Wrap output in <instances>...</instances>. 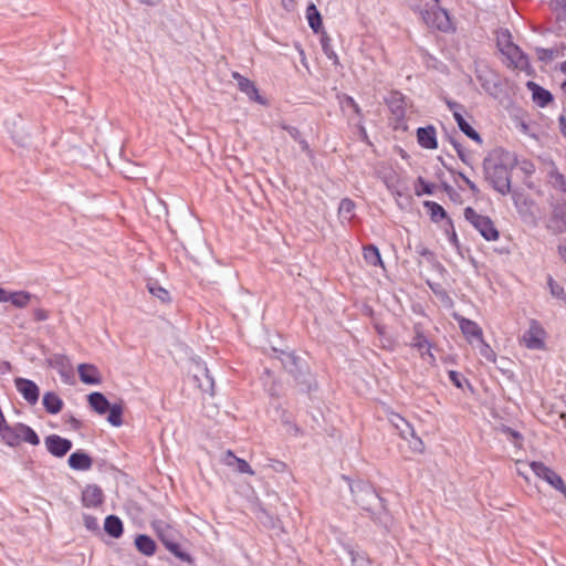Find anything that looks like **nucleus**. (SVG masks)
Returning a JSON list of instances; mask_svg holds the SVG:
<instances>
[{
  "label": "nucleus",
  "mask_w": 566,
  "mask_h": 566,
  "mask_svg": "<svg viewBox=\"0 0 566 566\" xmlns=\"http://www.w3.org/2000/svg\"><path fill=\"white\" fill-rule=\"evenodd\" d=\"M517 165V158L513 153L502 148L493 149L483 161L486 180L500 193L511 191V172Z\"/></svg>",
  "instance_id": "1"
},
{
  "label": "nucleus",
  "mask_w": 566,
  "mask_h": 566,
  "mask_svg": "<svg viewBox=\"0 0 566 566\" xmlns=\"http://www.w3.org/2000/svg\"><path fill=\"white\" fill-rule=\"evenodd\" d=\"M0 440L9 447H18L22 442L31 446H38L40 443L39 436L35 431L24 423L7 424V427L2 429Z\"/></svg>",
  "instance_id": "2"
},
{
  "label": "nucleus",
  "mask_w": 566,
  "mask_h": 566,
  "mask_svg": "<svg viewBox=\"0 0 566 566\" xmlns=\"http://www.w3.org/2000/svg\"><path fill=\"white\" fill-rule=\"evenodd\" d=\"M496 43L510 65L514 67H524L526 65V57L520 48L512 42L511 34L507 30H500L496 33Z\"/></svg>",
  "instance_id": "3"
},
{
  "label": "nucleus",
  "mask_w": 566,
  "mask_h": 566,
  "mask_svg": "<svg viewBox=\"0 0 566 566\" xmlns=\"http://www.w3.org/2000/svg\"><path fill=\"white\" fill-rule=\"evenodd\" d=\"M464 217L485 240L496 241L499 239V231L489 217L479 214L470 207L464 210Z\"/></svg>",
  "instance_id": "4"
},
{
  "label": "nucleus",
  "mask_w": 566,
  "mask_h": 566,
  "mask_svg": "<svg viewBox=\"0 0 566 566\" xmlns=\"http://www.w3.org/2000/svg\"><path fill=\"white\" fill-rule=\"evenodd\" d=\"M422 20L424 23L432 29H437L442 32L453 31V23L449 13L438 6H433L431 9L421 12Z\"/></svg>",
  "instance_id": "5"
},
{
  "label": "nucleus",
  "mask_w": 566,
  "mask_h": 566,
  "mask_svg": "<svg viewBox=\"0 0 566 566\" xmlns=\"http://www.w3.org/2000/svg\"><path fill=\"white\" fill-rule=\"evenodd\" d=\"M530 468L535 473L536 476L546 481L551 486H553L557 491L566 494L565 483L556 472L545 467L541 462H532L530 463Z\"/></svg>",
  "instance_id": "6"
},
{
  "label": "nucleus",
  "mask_w": 566,
  "mask_h": 566,
  "mask_svg": "<svg viewBox=\"0 0 566 566\" xmlns=\"http://www.w3.org/2000/svg\"><path fill=\"white\" fill-rule=\"evenodd\" d=\"M546 333L536 322H532L530 328L523 334L522 342L528 349L541 350L545 348Z\"/></svg>",
  "instance_id": "7"
},
{
  "label": "nucleus",
  "mask_w": 566,
  "mask_h": 566,
  "mask_svg": "<svg viewBox=\"0 0 566 566\" xmlns=\"http://www.w3.org/2000/svg\"><path fill=\"white\" fill-rule=\"evenodd\" d=\"M81 501L87 509H97L104 503V493L98 485L87 484L82 491Z\"/></svg>",
  "instance_id": "8"
},
{
  "label": "nucleus",
  "mask_w": 566,
  "mask_h": 566,
  "mask_svg": "<svg viewBox=\"0 0 566 566\" xmlns=\"http://www.w3.org/2000/svg\"><path fill=\"white\" fill-rule=\"evenodd\" d=\"M44 442L48 451L57 458L64 457L72 449V442L57 434L48 436Z\"/></svg>",
  "instance_id": "9"
},
{
  "label": "nucleus",
  "mask_w": 566,
  "mask_h": 566,
  "mask_svg": "<svg viewBox=\"0 0 566 566\" xmlns=\"http://www.w3.org/2000/svg\"><path fill=\"white\" fill-rule=\"evenodd\" d=\"M448 107L452 111L453 117L461 129L469 138L473 139L474 142L481 144L482 139L480 135L472 128V126L464 119L462 114L460 113V105L455 102H448Z\"/></svg>",
  "instance_id": "10"
},
{
  "label": "nucleus",
  "mask_w": 566,
  "mask_h": 566,
  "mask_svg": "<svg viewBox=\"0 0 566 566\" xmlns=\"http://www.w3.org/2000/svg\"><path fill=\"white\" fill-rule=\"evenodd\" d=\"M233 78L237 80V84L239 90L244 93L251 101H254L259 104L264 105L265 99L259 94V91L255 84L249 78L242 76L241 74L234 72L232 74Z\"/></svg>",
  "instance_id": "11"
},
{
  "label": "nucleus",
  "mask_w": 566,
  "mask_h": 566,
  "mask_svg": "<svg viewBox=\"0 0 566 566\" xmlns=\"http://www.w3.org/2000/svg\"><path fill=\"white\" fill-rule=\"evenodd\" d=\"M15 388L30 405H35L38 402L40 390L36 384L32 380L17 378Z\"/></svg>",
  "instance_id": "12"
},
{
  "label": "nucleus",
  "mask_w": 566,
  "mask_h": 566,
  "mask_svg": "<svg viewBox=\"0 0 566 566\" xmlns=\"http://www.w3.org/2000/svg\"><path fill=\"white\" fill-rule=\"evenodd\" d=\"M410 346L417 349L422 359H424L428 364H434L436 358L431 353V345L426 336H423L418 329H416V335L413 336Z\"/></svg>",
  "instance_id": "13"
},
{
  "label": "nucleus",
  "mask_w": 566,
  "mask_h": 566,
  "mask_svg": "<svg viewBox=\"0 0 566 566\" xmlns=\"http://www.w3.org/2000/svg\"><path fill=\"white\" fill-rule=\"evenodd\" d=\"M459 325L462 334L471 345H474L483 338L482 328L475 322L461 318Z\"/></svg>",
  "instance_id": "14"
},
{
  "label": "nucleus",
  "mask_w": 566,
  "mask_h": 566,
  "mask_svg": "<svg viewBox=\"0 0 566 566\" xmlns=\"http://www.w3.org/2000/svg\"><path fill=\"white\" fill-rule=\"evenodd\" d=\"M417 138L423 148L436 149L438 147L436 129L432 126L418 128Z\"/></svg>",
  "instance_id": "15"
},
{
  "label": "nucleus",
  "mask_w": 566,
  "mask_h": 566,
  "mask_svg": "<svg viewBox=\"0 0 566 566\" xmlns=\"http://www.w3.org/2000/svg\"><path fill=\"white\" fill-rule=\"evenodd\" d=\"M78 375L84 384L97 385L102 381L101 374L94 365L81 364L78 366Z\"/></svg>",
  "instance_id": "16"
},
{
  "label": "nucleus",
  "mask_w": 566,
  "mask_h": 566,
  "mask_svg": "<svg viewBox=\"0 0 566 566\" xmlns=\"http://www.w3.org/2000/svg\"><path fill=\"white\" fill-rule=\"evenodd\" d=\"M198 374L195 375V379L198 382V387L209 395H213L214 380L211 377L207 367L198 365Z\"/></svg>",
  "instance_id": "17"
},
{
  "label": "nucleus",
  "mask_w": 566,
  "mask_h": 566,
  "mask_svg": "<svg viewBox=\"0 0 566 566\" xmlns=\"http://www.w3.org/2000/svg\"><path fill=\"white\" fill-rule=\"evenodd\" d=\"M69 465L74 470L86 471L92 467V459L85 452L77 451L69 457Z\"/></svg>",
  "instance_id": "18"
},
{
  "label": "nucleus",
  "mask_w": 566,
  "mask_h": 566,
  "mask_svg": "<svg viewBox=\"0 0 566 566\" xmlns=\"http://www.w3.org/2000/svg\"><path fill=\"white\" fill-rule=\"evenodd\" d=\"M87 399L91 408L98 415L106 413L108 408L112 406L106 397L101 392H92L88 395Z\"/></svg>",
  "instance_id": "19"
},
{
  "label": "nucleus",
  "mask_w": 566,
  "mask_h": 566,
  "mask_svg": "<svg viewBox=\"0 0 566 566\" xmlns=\"http://www.w3.org/2000/svg\"><path fill=\"white\" fill-rule=\"evenodd\" d=\"M388 420L399 431L400 437L408 440L407 433H412V426L405 418L395 412L389 413Z\"/></svg>",
  "instance_id": "20"
},
{
  "label": "nucleus",
  "mask_w": 566,
  "mask_h": 566,
  "mask_svg": "<svg viewBox=\"0 0 566 566\" xmlns=\"http://www.w3.org/2000/svg\"><path fill=\"white\" fill-rule=\"evenodd\" d=\"M104 530L109 536L118 538L123 534V523L119 517L109 515L105 518Z\"/></svg>",
  "instance_id": "21"
},
{
  "label": "nucleus",
  "mask_w": 566,
  "mask_h": 566,
  "mask_svg": "<svg viewBox=\"0 0 566 566\" xmlns=\"http://www.w3.org/2000/svg\"><path fill=\"white\" fill-rule=\"evenodd\" d=\"M135 546L146 556H153L156 552V543L147 535H138L135 538Z\"/></svg>",
  "instance_id": "22"
},
{
  "label": "nucleus",
  "mask_w": 566,
  "mask_h": 566,
  "mask_svg": "<svg viewBox=\"0 0 566 566\" xmlns=\"http://www.w3.org/2000/svg\"><path fill=\"white\" fill-rule=\"evenodd\" d=\"M306 19L311 29L318 33L322 29V17L314 3H311L306 8Z\"/></svg>",
  "instance_id": "23"
},
{
  "label": "nucleus",
  "mask_w": 566,
  "mask_h": 566,
  "mask_svg": "<svg viewBox=\"0 0 566 566\" xmlns=\"http://www.w3.org/2000/svg\"><path fill=\"white\" fill-rule=\"evenodd\" d=\"M227 464L234 468V470L239 473L254 475V471L250 464L245 460L235 457L231 452L228 453Z\"/></svg>",
  "instance_id": "24"
},
{
  "label": "nucleus",
  "mask_w": 566,
  "mask_h": 566,
  "mask_svg": "<svg viewBox=\"0 0 566 566\" xmlns=\"http://www.w3.org/2000/svg\"><path fill=\"white\" fill-rule=\"evenodd\" d=\"M43 406L50 413H57L61 411L63 401L54 392H46L43 396Z\"/></svg>",
  "instance_id": "25"
},
{
  "label": "nucleus",
  "mask_w": 566,
  "mask_h": 566,
  "mask_svg": "<svg viewBox=\"0 0 566 566\" xmlns=\"http://www.w3.org/2000/svg\"><path fill=\"white\" fill-rule=\"evenodd\" d=\"M548 229L553 232L559 233L566 230V214L562 210L555 211L551 217L548 224Z\"/></svg>",
  "instance_id": "26"
},
{
  "label": "nucleus",
  "mask_w": 566,
  "mask_h": 566,
  "mask_svg": "<svg viewBox=\"0 0 566 566\" xmlns=\"http://www.w3.org/2000/svg\"><path fill=\"white\" fill-rule=\"evenodd\" d=\"M530 88L533 92V99L539 106H545L552 101V95L548 91L537 86L534 83H528Z\"/></svg>",
  "instance_id": "27"
},
{
  "label": "nucleus",
  "mask_w": 566,
  "mask_h": 566,
  "mask_svg": "<svg viewBox=\"0 0 566 566\" xmlns=\"http://www.w3.org/2000/svg\"><path fill=\"white\" fill-rule=\"evenodd\" d=\"M32 300V295L25 291H15L10 293L9 302L19 308L27 307Z\"/></svg>",
  "instance_id": "28"
},
{
  "label": "nucleus",
  "mask_w": 566,
  "mask_h": 566,
  "mask_svg": "<svg viewBox=\"0 0 566 566\" xmlns=\"http://www.w3.org/2000/svg\"><path fill=\"white\" fill-rule=\"evenodd\" d=\"M355 203L350 199H343L338 207V214L342 221H349L354 216Z\"/></svg>",
  "instance_id": "29"
},
{
  "label": "nucleus",
  "mask_w": 566,
  "mask_h": 566,
  "mask_svg": "<svg viewBox=\"0 0 566 566\" xmlns=\"http://www.w3.org/2000/svg\"><path fill=\"white\" fill-rule=\"evenodd\" d=\"M107 421L114 427H120L123 424V408L120 405H112L108 408Z\"/></svg>",
  "instance_id": "30"
},
{
  "label": "nucleus",
  "mask_w": 566,
  "mask_h": 566,
  "mask_svg": "<svg viewBox=\"0 0 566 566\" xmlns=\"http://www.w3.org/2000/svg\"><path fill=\"white\" fill-rule=\"evenodd\" d=\"M424 207L428 209V212L434 222H438L439 220L447 217L446 210L437 202L426 201Z\"/></svg>",
  "instance_id": "31"
},
{
  "label": "nucleus",
  "mask_w": 566,
  "mask_h": 566,
  "mask_svg": "<svg viewBox=\"0 0 566 566\" xmlns=\"http://www.w3.org/2000/svg\"><path fill=\"white\" fill-rule=\"evenodd\" d=\"M364 259L370 265H382L379 250L374 245L365 248Z\"/></svg>",
  "instance_id": "32"
},
{
  "label": "nucleus",
  "mask_w": 566,
  "mask_h": 566,
  "mask_svg": "<svg viewBox=\"0 0 566 566\" xmlns=\"http://www.w3.org/2000/svg\"><path fill=\"white\" fill-rule=\"evenodd\" d=\"M476 347L479 349L480 355L484 359H486L490 363H495L496 354L491 348V346L488 343H485L484 338H482L481 340L476 342Z\"/></svg>",
  "instance_id": "33"
},
{
  "label": "nucleus",
  "mask_w": 566,
  "mask_h": 566,
  "mask_svg": "<svg viewBox=\"0 0 566 566\" xmlns=\"http://www.w3.org/2000/svg\"><path fill=\"white\" fill-rule=\"evenodd\" d=\"M409 448L413 452L422 453L424 451L423 441L416 434L415 429L412 428V433H407Z\"/></svg>",
  "instance_id": "34"
},
{
  "label": "nucleus",
  "mask_w": 566,
  "mask_h": 566,
  "mask_svg": "<svg viewBox=\"0 0 566 566\" xmlns=\"http://www.w3.org/2000/svg\"><path fill=\"white\" fill-rule=\"evenodd\" d=\"M153 527L157 535L161 538L163 543L165 539H169L170 536V526L163 521L153 522Z\"/></svg>",
  "instance_id": "35"
},
{
  "label": "nucleus",
  "mask_w": 566,
  "mask_h": 566,
  "mask_svg": "<svg viewBox=\"0 0 566 566\" xmlns=\"http://www.w3.org/2000/svg\"><path fill=\"white\" fill-rule=\"evenodd\" d=\"M433 185L426 182L421 177L418 178L415 192L418 197L422 195H431L433 192Z\"/></svg>",
  "instance_id": "36"
},
{
  "label": "nucleus",
  "mask_w": 566,
  "mask_h": 566,
  "mask_svg": "<svg viewBox=\"0 0 566 566\" xmlns=\"http://www.w3.org/2000/svg\"><path fill=\"white\" fill-rule=\"evenodd\" d=\"M548 287H549L551 294L554 297L560 298V300H566V294H565V291H564L563 286H560L553 279L548 280Z\"/></svg>",
  "instance_id": "37"
},
{
  "label": "nucleus",
  "mask_w": 566,
  "mask_h": 566,
  "mask_svg": "<svg viewBox=\"0 0 566 566\" xmlns=\"http://www.w3.org/2000/svg\"><path fill=\"white\" fill-rule=\"evenodd\" d=\"M165 546L167 547V549L169 552H171L174 555H176L177 557H179L180 559L182 560H188V555L182 553L179 548V545L171 542L170 539H165Z\"/></svg>",
  "instance_id": "38"
},
{
  "label": "nucleus",
  "mask_w": 566,
  "mask_h": 566,
  "mask_svg": "<svg viewBox=\"0 0 566 566\" xmlns=\"http://www.w3.org/2000/svg\"><path fill=\"white\" fill-rule=\"evenodd\" d=\"M83 522H84V526L88 531L95 532V531H98V528H99L97 518L92 515L85 514L83 516Z\"/></svg>",
  "instance_id": "39"
},
{
  "label": "nucleus",
  "mask_w": 566,
  "mask_h": 566,
  "mask_svg": "<svg viewBox=\"0 0 566 566\" xmlns=\"http://www.w3.org/2000/svg\"><path fill=\"white\" fill-rule=\"evenodd\" d=\"M149 292L161 301H167L169 298L168 292L160 286H149Z\"/></svg>",
  "instance_id": "40"
},
{
  "label": "nucleus",
  "mask_w": 566,
  "mask_h": 566,
  "mask_svg": "<svg viewBox=\"0 0 566 566\" xmlns=\"http://www.w3.org/2000/svg\"><path fill=\"white\" fill-rule=\"evenodd\" d=\"M520 168L526 175H532L535 171V166L533 165V163H531L528 160L521 161Z\"/></svg>",
  "instance_id": "41"
},
{
  "label": "nucleus",
  "mask_w": 566,
  "mask_h": 566,
  "mask_svg": "<svg viewBox=\"0 0 566 566\" xmlns=\"http://www.w3.org/2000/svg\"><path fill=\"white\" fill-rule=\"evenodd\" d=\"M554 182L557 187L566 192V178L563 175L556 174L554 177Z\"/></svg>",
  "instance_id": "42"
},
{
  "label": "nucleus",
  "mask_w": 566,
  "mask_h": 566,
  "mask_svg": "<svg viewBox=\"0 0 566 566\" xmlns=\"http://www.w3.org/2000/svg\"><path fill=\"white\" fill-rule=\"evenodd\" d=\"M449 378L458 388L462 387L461 379H460L461 376L457 371L451 370L449 373Z\"/></svg>",
  "instance_id": "43"
},
{
  "label": "nucleus",
  "mask_w": 566,
  "mask_h": 566,
  "mask_svg": "<svg viewBox=\"0 0 566 566\" xmlns=\"http://www.w3.org/2000/svg\"><path fill=\"white\" fill-rule=\"evenodd\" d=\"M360 491H361V492L364 493V495H365L368 500H370V501H375V500H377V499H378V497H377V495H376V493H375V492H374L369 486H364V488H361V490H360Z\"/></svg>",
  "instance_id": "44"
},
{
  "label": "nucleus",
  "mask_w": 566,
  "mask_h": 566,
  "mask_svg": "<svg viewBox=\"0 0 566 566\" xmlns=\"http://www.w3.org/2000/svg\"><path fill=\"white\" fill-rule=\"evenodd\" d=\"M352 562L354 566H364V564H367V560L359 555L352 554Z\"/></svg>",
  "instance_id": "45"
},
{
  "label": "nucleus",
  "mask_w": 566,
  "mask_h": 566,
  "mask_svg": "<svg viewBox=\"0 0 566 566\" xmlns=\"http://www.w3.org/2000/svg\"><path fill=\"white\" fill-rule=\"evenodd\" d=\"M11 291H7L2 287H0V303H7L9 302Z\"/></svg>",
  "instance_id": "46"
},
{
  "label": "nucleus",
  "mask_w": 566,
  "mask_h": 566,
  "mask_svg": "<svg viewBox=\"0 0 566 566\" xmlns=\"http://www.w3.org/2000/svg\"><path fill=\"white\" fill-rule=\"evenodd\" d=\"M385 184H386L387 188H388L392 193L400 195V192L397 190L396 186L394 185V182H392L391 180H389L388 178H385Z\"/></svg>",
  "instance_id": "47"
},
{
  "label": "nucleus",
  "mask_w": 566,
  "mask_h": 566,
  "mask_svg": "<svg viewBox=\"0 0 566 566\" xmlns=\"http://www.w3.org/2000/svg\"><path fill=\"white\" fill-rule=\"evenodd\" d=\"M392 112L394 114L398 117V118H401L405 116V109L402 106L400 105H397L395 108L392 107Z\"/></svg>",
  "instance_id": "48"
},
{
  "label": "nucleus",
  "mask_w": 566,
  "mask_h": 566,
  "mask_svg": "<svg viewBox=\"0 0 566 566\" xmlns=\"http://www.w3.org/2000/svg\"><path fill=\"white\" fill-rule=\"evenodd\" d=\"M462 178H463L464 182L468 185V187H469L473 192H478V191H479V190H478L476 185H475L473 181H471L469 178H467V177H464V176H462Z\"/></svg>",
  "instance_id": "49"
},
{
  "label": "nucleus",
  "mask_w": 566,
  "mask_h": 566,
  "mask_svg": "<svg viewBox=\"0 0 566 566\" xmlns=\"http://www.w3.org/2000/svg\"><path fill=\"white\" fill-rule=\"evenodd\" d=\"M559 126L562 134L566 137V118L564 116L559 117Z\"/></svg>",
  "instance_id": "50"
},
{
  "label": "nucleus",
  "mask_w": 566,
  "mask_h": 566,
  "mask_svg": "<svg viewBox=\"0 0 566 566\" xmlns=\"http://www.w3.org/2000/svg\"><path fill=\"white\" fill-rule=\"evenodd\" d=\"M552 4L556 8H566V0H552Z\"/></svg>",
  "instance_id": "51"
},
{
  "label": "nucleus",
  "mask_w": 566,
  "mask_h": 566,
  "mask_svg": "<svg viewBox=\"0 0 566 566\" xmlns=\"http://www.w3.org/2000/svg\"><path fill=\"white\" fill-rule=\"evenodd\" d=\"M287 363L296 365V358L294 357V355H292V354H287L286 355V363H285L286 367H287Z\"/></svg>",
  "instance_id": "52"
},
{
  "label": "nucleus",
  "mask_w": 566,
  "mask_h": 566,
  "mask_svg": "<svg viewBox=\"0 0 566 566\" xmlns=\"http://www.w3.org/2000/svg\"><path fill=\"white\" fill-rule=\"evenodd\" d=\"M274 469H275L276 471L282 472V471H284V470L286 469V465H285V463H283V462H276V463H275V465H274Z\"/></svg>",
  "instance_id": "53"
},
{
  "label": "nucleus",
  "mask_w": 566,
  "mask_h": 566,
  "mask_svg": "<svg viewBox=\"0 0 566 566\" xmlns=\"http://www.w3.org/2000/svg\"><path fill=\"white\" fill-rule=\"evenodd\" d=\"M523 465H525V464H524V463H522V462H517V473H518L520 475H524V471H523V469H522V467H523Z\"/></svg>",
  "instance_id": "54"
},
{
  "label": "nucleus",
  "mask_w": 566,
  "mask_h": 566,
  "mask_svg": "<svg viewBox=\"0 0 566 566\" xmlns=\"http://www.w3.org/2000/svg\"><path fill=\"white\" fill-rule=\"evenodd\" d=\"M144 3L149 6H155L158 3L159 0H142Z\"/></svg>",
  "instance_id": "55"
},
{
  "label": "nucleus",
  "mask_w": 566,
  "mask_h": 566,
  "mask_svg": "<svg viewBox=\"0 0 566 566\" xmlns=\"http://www.w3.org/2000/svg\"><path fill=\"white\" fill-rule=\"evenodd\" d=\"M559 254L560 256L566 261V248H559Z\"/></svg>",
  "instance_id": "56"
},
{
  "label": "nucleus",
  "mask_w": 566,
  "mask_h": 566,
  "mask_svg": "<svg viewBox=\"0 0 566 566\" xmlns=\"http://www.w3.org/2000/svg\"><path fill=\"white\" fill-rule=\"evenodd\" d=\"M327 56H328V59H336V55L333 52L327 53Z\"/></svg>",
  "instance_id": "57"
},
{
  "label": "nucleus",
  "mask_w": 566,
  "mask_h": 566,
  "mask_svg": "<svg viewBox=\"0 0 566 566\" xmlns=\"http://www.w3.org/2000/svg\"><path fill=\"white\" fill-rule=\"evenodd\" d=\"M562 71L566 73V62L562 64Z\"/></svg>",
  "instance_id": "58"
},
{
  "label": "nucleus",
  "mask_w": 566,
  "mask_h": 566,
  "mask_svg": "<svg viewBox=\"0 0 566 566\" xmlns=\"http://www.w3.org/2000/svg\"><path fill=\"white\" fill-rule=\"evenodd\" d=\"M563 91H564V93L566 95V81L563 83Z\"/></svg>",
  "instance_id": "59"
},
{
  "label": "nucleus",
  "mask_w": 566,
  "mask_h": 566,
  "mask_svg": "<svg viewBox=\"0 0 566 566\" xmlns=\"http://www.w3.org/2000/svg\"><path fill=\"white\" fill-rule=\"evenodd\" d=\"M358 503H359L360 505H363V506H364V504H365L363 500H358Z\"/></svg>",
  "instance_id": "60"
},
{
  "label": "nucleus",
  "mask_w": 566,
  "mask_h": 566,
  "mask_svg": "<svg viewBox=\"0 0 566 566\" xmlns=\"http://www.w3.org/2000/svg\"><path fill=\"white\" fill-rule=\"evenodd\" d=\"M436 3L438 2V0H433Z\"/></svg>",
  "instance_id": "61"
}]
</instances>
